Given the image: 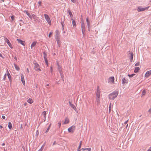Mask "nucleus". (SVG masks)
<instances>
[{"instance_id":"f257e3e1","label":"nucleus","mask_w":151,"mask_h":151,"mask_svg":"<svg viewBox=\"0 0 151 151\" xmlns=\"http://www.w3.org/2000/svg\"><path fill=\"white\" fill-rule=\"evenodd\" d=\"M118 94V91H115L109 95V98L110 100H113L117 96Z\"/></svg>"},{"instance_id":"f03ea898","label":"nucleus","mask_w":151,"mask_h":151,"mask_svg":"<svg viewBox=\"0 0 151 151\" xmlns=\"http://www.w3.org/2000/svg\"><path fill=\"white\" fill-rule=\"evenodd\" d=\"M96 100L98 103H99L100 100V91L99 89V86H98L97 90Z\"/></svg>"},{"instance_id":"7ed1b4c3","label":"nucleus","mask_w":151,"mask_h":151,"mask_svg":"<svg viewBox=\"0 0 151 151\" xmlns=\"http://www.w3.org/2000/svg\"><path fill=\"white\" fill-rule=\"evenodd\" d=\"M44 16L45 17V18L48 23L49 24V25H51V22L50 20V19L49 17V16L46 14H44Z\"/></svg>"},{"instance_id":"20e7f679","label":"nucleus","mask_w":151,"mask_h":151,"mask_svg":"<svg viewBox=\"0 0 151 151\" xmlns=\"http://www.w3.org/2000/svg\"><path fill=\"white\" fill-rule=\"evenodd\" d=\"M149 7L148 6L146 7L143 8L141 6H139L137 7V10L138 12H142L147 10Z\"/></svg>"},{"instance_id":"39448f33","label":"nucleus","mask_w":151,"mask_h":151,"mask_svg":"<svg viewBox=\"0 0 151 151\" xmlns=\"http://www.w3.org/2000/svg\"><path fill=\"white\" fill-rule=\"evenodd\" d=\"M34 68L35 70L37 71H41V69L39 64L37 63H34Z\"/></svg>"},{"instance_id":"423d86ee","label":"nucleus","mask_w":151,"mask_h":151,"mask_svg":"<svg viewBox=\"0 0 151 151\" xmlns=\"http://www.w3.org/2000/svg\"><path fill=\"white\" fill-rule=\"evenodd\" d=\"M81 28L82 33L85 35V26L83 21H81Z\"/></svg>"},{"instance_id":"0eeeda50","label":"nucleus","mask_w":151,"mask_h":151,"mask_svg":"<svg viewBox=\"0 0 151 151\" xmlns=\"http://www.w3.org/2000/svg\"><path fill=\"white\" fill-rule=\"evenodd\" d=\"M76 127L74 126H72L68 129L69 132L73 133Z\"/></svg>"},{"instance_id":"6e6552de","label":"nucleus","mask_w":151,"mask_h":151,"mask_svg":"<svg viewBox=\"0 0 151 151\" xmlns=\"http://www.w3.org/2000/svg\"><path fill=\"white\" fill-rule=\"evenodd\" d=\"M114 82V78L113 76L110 77L108 80V82L111 84H113Z\"/></svg>"},{"instance_id":"1a4fd4ad","label":"nucleus","mask_w":151,"mask_h":151,"mask_svg":"<svg viewBox=\"0 0 151 151\" xmlns=\"http://www.w3.org/2000/svg\"><path fill=\"white\" fill-rule=\"evenodd\" d=\"M4 40L6 42L9 47L12 49L13 48V47L11 43L8 40V39L6 37L5 38Z\"/></svg>"},{"instance_id":"9d476101","label":"nucleus","mask_w":151,"mask_h":151,"mask_svg":"<svg viewBox=\"0 0 151 151\" xmlns=\"http://www.w3.org/2000/svg\"><path fill=\"white\" fill-rule=\"evenodd\" d=\"M17 40L19 43H20L21 45L23 46L25 45V43L24 41H23L22 40L19 39H17Z\"/></svg>"},{"instance_id":"9b49d317","label":"nucleus","mask_w":151,"mask_h":151,"mask_svg":"<svg viewBox=\"0 0 151 151\" xmlns=\"http://www.w3.org/2000/svg\"><path fill=\"white\" fill-rule=\"evenodd\" d=\"M151 74V71H147L145 75V77L147 78Z\"/></svg>"},{"instance_id":"f8f14e48","label":"nucleus","mask_w":151,"mask_h":151,"mask_svg":"<svg viewBox=\"0 0 151 151\" xmlns=\"http://www.w3.org/2000/svg\"><path fill=\"white\" fill-rule=\"evenodd\" d=\"M86 21L87 22V25L88 26V29L89 30H90V22L89 21L88 19V18H87L86 19Z\"/></svg>"},{"instance_id":"ddd939ff","label":"nucleus","mask_w":151,"mask_h":151,"mask_svg":"<svg viewBox=\"0 0 151 151\" xmlns=\"http://www.w3.org/2000/svg\"><path fill=\"white\" fill-rule=\"evenodd\" d=\"M130 55V60L131 61H132L133 57V53L132 52H130L129 53Z\"/></svg>"},{"instance_id":"4468645a","label":"nucleus","mask_w":151,"mask_h":151,"mask_svg":"<svg viewBox=\"0 0 151 151\" xmlns=\"http://www.w3.org/2000/svg\"><path fill=\"white\" fill-rule=\"evenodd\" d=\"M55 38L60 37V32L58 30H57L55 31Z\"/></svg>"},{"instance_id":"2eb2a0df","label":"nucleus","mask_w":151,"mask_h":151,"mask_svg":"<svg viewBox=\"0 0 151 151\" xmlns=\"http://www.w3.org/2000/svg\"><path fill=\"white\" fill-rule=\"evenodd\" d=\"M128 81V80L127 79H126L125 78H123L122 79V83L123 84H127V83Z\"/></svg>"},{"instance_id":"dca6fc26","label":"nucleus","mask_w":151,"mask_h":151,"mask_svg":"<svg viewBox=\"0 0 151 151\" xmlns=\"http://www.w3.org/2000/svg\"><path fill=\"white\" fill-rule=\"evenodd\" d=\"M55 39L57 42L58 45H59V46H60V37L55 38Z\"/></svg>"},{"instance_id":"f3484780","label":"nucleus","mask_w":151,"mask_h":151,"mask_svg":"<svg viewBox=\"0 0 151 151\" xmlns=\"http://www.w3.org/2000/svg\"><path fill=\"white\" fill-rule=\"evenodd\" d=\"M27 101L28 103L30 104H32L34 102L33 100H32V99L31 98H29L28 99Z\"/></svg>"},{"instance_id":"a211bd4d","label":"nucleus","mask_w":151,"mask_h":151,"mask_svg":"<svg viewBox=\"0 0 151 151\" xmlns=\"http://www.w3.org/2000/svg\"><path fill=\"white\" fill-rule=\"evenodd\" d=\"M37 43V42L36 41H34L32 42V44L31 45V49H32L33 47L35 46Z\"/></svg>"},{"instance_id":"6ab92c4d","label":"nucleus","mask_w":151,"mask_h":151,"mask_svg":"<svg viewBox=\"0 0 151 151\" xmlns=\"http://www.w3.org/2000/svg\"><path fill=\"white\" fill-rule=\"evenodd\" d=\"M21 81L22 82V84L23 85H24L25 84V82L24 80V77L23 75H22L21 76Z\"/></svg>"},{"instance_id":"aec40b11","label":"nucleus","mask_w":151,"mask_h":151,"mask_svg":"<svg viewBox=\"0 0 151 151\" xmlns=\"http://www.w3.org/2000/svg\"><path fill=\"white\" fill-rule=\"evenodd\" d=\"M46 111H44L42 112V114L44 116V122L46 120Z\"/></svg>"},{"instance_id":"412c9836","label":"nucleus","mask_w":151,"mask_h":151,"mask_svg":"<svg viewBox=\"0 0 151 151\" xmlns=\"http://www.w3.org/2000/svg\"><path fill=\"white\" fill-rule=\"evenodd\" d=\"M69 119L68 118H66L65 120V121L64 123V124H68L69 123Z\"/></svg>"},{"instance_id":"4be33fe9","label":"nucleus","mask_w":151,"mask_h":151,"mask_svg":"<svg viewBox=\"0 0 151 151\" xmlns=\"http://www.w3.org/2000/svg\"><path fill=\"white\" fill-rule=\"evenodd\" d=\"M14 66L15 68V69L17 71H19L20 70V68L19 67L17 66L16 64H14Z\"/></svg>"},{"instance_id":"5701e85b","label":"nucleus","mask_w":151,"mask_h":151,"mask_svg":"<svg viewBox=\"0 0 151 151\" xmlns=\"http://www.w3.org/2000/svg\"><path fill=\"white\" fill-rule=\"evenodd\" d=\"M140 69V68L139 67H136L135 68V69L134 70V73H137L138 72L139 70Z\"/></svg>"},{"instance_id":"b1692460","label":"nucleus","mask_w":151,"mask_h":151,"mask_svg":"<svg viewBox=\"0 0 151 151\" xmlns=\"http://www.w3.org/2000/svg\"><path fill=\"white\" fill-rule=\"evenodd\" d=\"M8 127L9 129H11L12 127V124L10 122L8 123Z\"/></svg>"},{"instance_id":"393cba45","label":"nucleus","mask_w":151,"mask_h":151,"mask_svg":"<svg viewBox=\"0 0 151 151\" xmlns=\"http://www.w3.org/2000/svg\"><path fill=\"white\" fill-rule=\"evenodd\" d=\"M72 24H73V26L74 27H76V23L75 22V21L73 19H72Z\"/></svg>"},{"instance_id":"a878e982","label":"nucleus","mask_w":151,"mask_h":151,"mask_svg":"<svg viewBox=\"0 0 151 151\" xmlns=\"http://www.w3.org/2000/svg\"><path fill=\"white\" fill-rule=\"evenodd\" d=\"M88 150V151H91V148H82V150H83V151H84L85 150Z\"/></svg>"},{"instance_id":"bb28decb","label":"nucleus","mask_w":151,"mask_h":151,"mask_svg":"<svg viewBox=\"0 0 151 151\" xmlns=\"http://www.w3.org/2000/svg\"><path fill=\"white\" fill-rule=\"evenodd\" d=\"M58 69L60 73H61L62 72V69L61 67L59 65H58Z\"/></svg>"},{"instance_id":"cd10ccee","label":"nucleus","mask_w":151,"mask_h":151,"mask_svg":"<svg viewBox=\"0 0 151 151\" xmlns=\"http://www.w3.org/2000/svg\"><path fill=\"white\" fill-rule=\"evenodd\" d=\"M146 93V92L145 90H143L142 92V96H145V95Z\"/></svg>"},{"instance_id":"c85d7f7f","label":"nucleus","mask_w":151,"mask_h":151,"mask_svg":"<svg viewBox=\"0 0 151 151\" xmlns=\"http://www.w3.org/2000/svg\"><path fill=\"white\" fill-rule=\"evenodd\" d=\"M7 74L9 80H10L11 79V76L8 72V73Z\"/></svg>"},{"instance_id":"c756f323","label":"nucleus","mask_w":151,"mask_h":151,"mask_svg":"<svg viewBox=\"0 0 151 151\" xmlns=\"http://www.w3.org/2000/svg\"><path fill=\"white\" fill-rule=\"evenodd\" d=\"M81 145H82V141H81L80 142V144H79V146L78 147V150H79V149L80 150V148L81 147Z\"/></svg>"},{"instance_id":"7c9ffc66","label":"nucleus","mask_w":151,"mask_h":151,"mask_svg":"<svg viewBox=\"0 0 151 151\" xmlns=\"http://www.w3.org/2000/svg\"><path fill=\"white\" fill-rule=\"evenodd\" d=\"M68 13H69V14L70 15V17H73V15L72 14V12H71L70 11H69L68 12Z\"/></svg>"},{"instance_id":"2f4dec72","label":"nucleus","mask_w":151,"mask_h":151,"mask_svg":"<svg viewBox=\"0 0 151 151\" xmlns=\"http://www.w3.org/2000/svg\"><path fill=\"white\" fill-rule=\"evenodd\" d=\"M27 14L29 16V18L32 20V16H31V15L28 12V13Z\"/></svg>"},{"instance_id":"473e14b6","label":"nucleus","mask_w":151,"mask_h":151,"mask_svg":"<svg viewBox=\"0 0 151 151\" xmlns=\"http://www.w3.org/2000/svg\"><path fill=\"white\" fill-rule=\"evenodd\" d=\"M135 74H131V75H130V74H129L128 75V76L130 77V78H131V77H133V76H134V75H135Z\"/></svg>"},{"instance_id":"72a5a7b5","label":"nucleus","mask_w":151,"mask_h":151,"mask_svg":"<svg viewBox=\"0 0 151 151\" xmlns=\"http://www.w3.org/2000/svg\"><path fill=\"white\" fill-rule=\"evenodd\" d=\"M31 16H32V19L33 18V19H35L36 17V15L34 14H32Z\"/></svg>"},{"instance_id":"f704fd0d","label":"nucleus","mask_w":151,"mask_h":151,"mask_svg":"<svg viewBox=\"0 0 151 151\" xmlns=\"http://www.w3.org/2000/svg\"><path fill=\"white\" fill-rule=\"evenodd\" d=\"M71 106L74 109H76L75 106L73 104L71 105Z\"/></svg>"},{"instance_id":"c9c22d12","label":"nucleus","mask_w":151,"mask_h":151,"mask_svg":"<svg viewBox=\"0 0 151 151\" xmlns=\"http://www.w3.org/2000/svg\"><path fill=\"white\" fill-rule=\"evenodd\" d=\"M51 125V124H50L49 125V127H48V128L47 129V130L46 131L45 133H47V132H48V131H49V129H50V128Z\"/></svg>"},{"instance_id":"e433bc0d","label":"nucleus","mask_w":151,"mask_h":151,"mask_svg":"<svg viewBox=\"0 0 151 151\" xmlns=\"http://www.w3.org/2000/svg\"><path fill=\"white\" fill-rule=\"evenodd\" d=\"M111 103H110V104L109 106V112H110L111 111Z\"/></svg>"},{"instance_id":"4c0bfd02","label":"nucleus","mask_w":151,"mask_h":151,"mask_svg":"<svg viewBox=\"0 0 151 151\" xmlns=\"http://www.w3.org/2000/svg\"><path fill=\"white\" fill-rule=\"evenodd\" d=\"M11 17L12 19V21H13L14 19V16L13 15V16H11Z\"/></svg>"},{"instance_id":"58836bf2","label":"nucleus","mask_w":151,"mask_h":151,"mask_svg":"<svg viewBox=\"0 0 151 151\" xmlns=\"http://www.w3.org/2000/svg\"><path fill=\"white\" fill-rule=\"evenodd\" d=\"M139 65V63L138 62H137V63H136L135 64V66H138V65Z\"/></svg>"},{"instance_id":"ea45409f","label":"nucleus","mask_w":151,"mask_h":151,"mask_svg":"<svg viewBox=\"0 0 151 151\" xmlns=\"http://www.w3.org/2000/svg\"><path fill=\"white\" fill-rule=\"evenodd\" d=\"M61 122H59L58 123V126H59V127L60 128V126H61Z\"/></svg>"},{"instance_id":"a19ab883","label":"nucleus","mask_w":151,"mask_h":151,"mask_svg":"<svg viewBox=\"0 0 151 151\" xmlns=\"http://www.w3.org/2000/svg\"><path fill=\"white\" fill-rule=\"evenodd\" d=\"M45 63H46L47 65L48 66V63H47V58H45Z\"/></svg>"},{"instance_id":"79ce46f5","label":"nucleus","mask_w":151,"mask_h":151,"mask_svg":"<svg viewBox=\"0 0 151 151\" xmlns=\"http://www.w3.org/2000/svg\"><path fill=\"white\" fill-rule=\"evenodd\" d=\"M38 3L40 6H41L42 2L41 1H39Z\"/></svg>"},{"instance_id":"37998d69","label":"nucleus","mask_w":151,"mask_h":151,"mask_svg":"<svg viewBox=\"0 0 151 151\" xmlns=\"http://www.w3.org/2000/svg\"><path fill=\"white\" fill-rule=\"evenodd\" d=\"M51 35H52V32H50V33H49V37H50L51 36Z\"/></svg>"},{"instance_id":"c03bdc74","label":"nucleus","mask_w":151,"mask_h":151,"mask_svg":"<svg viewBox=\"0 0 151 151\" xmlns=\"http://www.w3.org/2000/svg\"><path fill=\"white\" fill-rule=\"evenodd\" d=\"M71 1L73 3H75L76 1L75 0H71Z\"/></svg>"},{"instance_id":"a18cd8bd","label":"nucleus","mask_w":151,"mask_h":151,"mask_svg":"<svg viewBox=\"0 0 151 151\" xmlns=\"http://www.w3.org/2000/svg\"><path fill=\"white\" fill-rule=\"evenodd\" d=\"M44 59H45V58H46V54H45V52L44 53Z\"/></svg>"},{"instance_id":"49530a36","label":"nucleus","mask_w":151,"mask_h":151,"mask_svg":"<svg viewBox=\"0 0 151 151\" xmlns=\"http://www.w3.org/2000/svg\"><path fill=\"white\" fill-rule=\"evenodd\" d=\"M24 12L25 13H26V14H27V13H28V11H27V10H24Z\"/></svg>"},{"instance_id":"de8ad7c7","label":"nucleus","mask_w":151,"mask_h":151,"mask_svg":"<svg viewBox=\"0 0 151 151\" xmlns=\"http://www.w3.org/2000/svg\"><path fill=\"white\" fill-rule=\"evenodd\" d=\"M50 71H51V72L52 73V67H50Z\"/></svg>"},{"instance_id":"09e8293b","label":"nucleus","mask_w":151,"mask_h":151,"mask_svg":"<svg viewBox=\"0 0 151 151\" xmlns=\"http://www.w3.org/2000/svg\"><path fill=\"white\" fill-rule=\"evenodd\" d=\"M2 118L3 119H5V116H2Z\"/></svg>"},{"instance_id":"8fccbe9b","label":"nucleus","mask_w":151,"mask_h":151,"mask_svg":"<svg viewBox=\"0 0 151 151\" xmlns=\"http://www.w3.org/2000/svg\"><path fill=\"white\" fill-rule=\"evenodd\" d=\"M0 56L3 58H4L3 57V56L2 55H1V54L0 53Z\"/></svg>"},{"instance_id":"3c124183","label":"nucleus","mask_w":151,"mask_h":151,"mask_svg":"<svg viewBox=\"0 0 151 151\" xmlns=\"http://www.w3.org/2000/svg\"><path fill=\"white\" fill-rule=\"evenodd\" d=\"M128 120H127V121H126L124 122V124H127V122H128Z\"/></svg>"},{"instance_id":"603ef678","label":"nucleus","mask_w":151,"mask_h":151,"mask_svg":"<svg viewBox=\"0 0 151 151\" xmlns=\"http://www.w3.org/2000/svg\"><path fill=\"white\" fill-rule=\"evenodd\" d=\"M27 71L28 73H29V71L28 68L27 69Z\"/></svg>"},{"instance_id":"864d4df0","label":"nucleus","mask_w":151,"mask_h":151,"mask_svg":"<svg viewBox=\"0 0 151 151\" xmlns=\"http://www.w3.org/2000/svg\"><path fill=\"white\" fill-rule=\"evenodd\" d=\"M14 59L16 60H17V58L16 57H14Z\"/></svg>"},{"instance_id":"5fc2aeb1","label":"nucleus","mask_w":151,"mask_h":151,"mask_svg":"<svg viewBox=\"0 0 151 151\" xmlns=\"http://www.w3.org/2000/svg\"><path fill=\"white\" fill-rule=\"evenodd\" d=\"M2 128H3V127L2 126L0 125V128L2 129Z\"/></svg>"},{"instance_id":"6e6d98bb","label":"nucleus","mask_w":151,"mask_h":151,"mask_svg":"<svg viewBox=\"0 0 151 151\" xmlns=\"http://www.w3.org/2000/svg\"><path fill=\"white\" fill-rule=\"evenodd\" d=\"M5 145V144L4 143H3L2 144V146H4Z\"/></svg>"},{"instance_id":"4d7b16f0","label":"nucleus","mask_w":151,"mask_h":151,"mask_svg":"<svg viewBox=\"0 0 151 151\" xmlns=\"http://www.w3.org/2000/svg\"><path fill=\"white\" fill-rule=\"evenodd\" d=\"M27 104V103H25L24 104V106H26Z\"/></svg>"},{"instance_id":"13d9d810","label":"nucleus","mask_w":151,"mask_h":151,"mask_svg":"<svg viewBox=\"0 0 151 151\" xmlns=\"http://www.w3.org/2000/svg\"><path fill=\"white\" fill-rule=\"evenodd\" d=\"M128 126V124H127V126H126V128H127V127Z\"/></svg>"},{"instance_id":"bf43d9fd","label":"nucleus","mask_w":151,"mask_h":151,"mask_svg":"<svg viewBox=\"0 0 151 151\" xmlns=\"http://www.w3.org/2000/svg\"><path fill=\"white\" fill-rule=\"evenodd\" d=\"M151 150L150 149H149L147 151H151Z\"/></svg>"},{"instance_id":"052dcab7","label":"nucleus","mask_w":151,"mask_h":151,"mask_svg":"<svg viewBox=\"0 0 151 151\" xmlns=\"http://www.w3.org/2000/svg\"><path fill=\"white\" fill-rule=\"evenodd\" d=\"M21 127H22V124L21 125Z\"/></svg>"},{"instance_id":"680f3d73","label":"nucleus","mask_w":151,"mask_h":151,"mask_svg":"<svg viewBox=\"0 0 151 151\" xmlns=\"http://www.w3.org/2000/svg\"><path fill=\"white\" fill-rule=\"evenodd\" d=\"M55 142L53 143V145L55 144Z\"/></svg>"}]
</instances>
